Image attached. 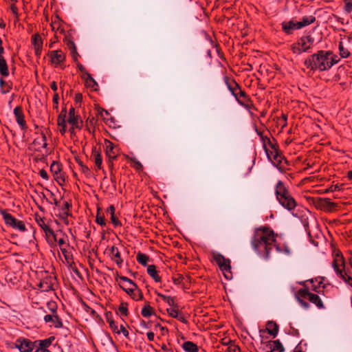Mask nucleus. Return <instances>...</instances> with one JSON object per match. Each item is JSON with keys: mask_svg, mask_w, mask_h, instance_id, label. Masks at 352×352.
I'll list each match as a JSON object with an SVG mask.
<instances>
[{"mask_svg": "<svg viewBox=\"0 0 352 352\" xmlns=\"http://www.w3.org/2000/svg\"><path fill=\"white\" fill-rule=\"evenodd\" d=\"M68 48L71 50V52L76 54V47L74 42L69 41L67 43Z\"/></svg>", "mask_w": 352, "mask_h": 352, "instance_id": "nucleus-62", "label": "nucleus"}, {"mask_svg": "<svg viewBox=\"0 0 352 352\" xmlns=\"http://www.w3.org/2000/svg\"><path fill=\"white\" fill-rule=\"evenodd\" d=\"M106 155L111 160L116 159L117 157V149L113 144L107 140L104 141Z\"/></svg>", "mask_w": 352, "mask_h": 352, "instance_id": "nucleus-22", "label": "nucleus"}, {"mask_svg": "<svg viewBox=\"0 0 352 352\" xmlns=\"http://www.w3.org/2000/svg\"><path fill=\"white\" fill-rule=\"evenodd\" d=\"M224 82H226L228 89L232 93V94L234 96L235 95H237V92L240 89L239 85L236 82V81L230 78L228 76H225L223 78Z\"/></svg>", "mask_w": 352, "mask_h": 352, "instance_id": "nucleus-23", "label": "nucleus"}, {"mask_svg": "<svg viewBox=\"0 0 352 352\" xmlns=\"http://www.w3.org/2000/svg\"><path fill=\"white\" fill-rule=\"evenodd\" d=\"M315 39L311 35H303L290 46L292 52L300 55L302 53H309L314 48Z\"/></svg>", "mask_w": 352, "mask_h": 352, "instance_id": "nucleus-5", "label": "nucleus"}, {"mask_svg": "<svg viewBox=\"0 0 352 352\" xmlns=\"http://www.w3.org/2000/svg\"><path fill=\"white\" fill-rule=\"evenodd\" d=\"M109 324L110 329H111V331L113 333H117V334L120 333V331L119 330L118 327L116 324V323L115 322V321H111V322H109Z\"/></svg>", "mask_w": 352, "mask_h": 352, "instance_id": "nucleus-60", "label": "nucleus"}, {"mask_svg": "<svg viewBox=\"0 0 352 352\" xmlns=\"http://www.w3.org/2000/svg\"><path fill=\"white\" fill-rule=\"evenodd\" d=\"M310 294H311V292H309L308 289L301 288L296 293L298 300H299V299H301V298H305V299L308 298L309 299Z\"/></svg>", "mask_w": 352, "mask_h": 352, "instance_id": "nucleus-44", "label": "nucleus"}, {"mask_svg": "<svg viewBox=\"0 0 352 352\" xmlns=\"http://www.w3.org/2000/svg\"><path fill=\"white\" fill-rule=\"evenodd\" d=\"M338 49H339V52H340V55L342 58H347L349 56L350 52L348 50V49H346L344 47L342 42L339 43Z\"/></svg>", "mask_w": 352, "mask_h": 352, "instance_id": "nucleus-47", "label": "nucleus"}, {"mask_svg": "<svg viewBox=\"0 0 352 352\" xmlns=\"http://www.w3.org/2000/svg\"><path fill=\"white\" fill-rule=\"evenodd\" d=\"M55 180L59 185H63L65 182V178L62 172L59 173L58 175H53Z\"/></svg>", "mask_w": 352, "mask_h": 352, "instance_id": "nucleus-57", "label": "nucleus"}, {"mask_svg": "<svg viewBox=\"0 0 352 352\" xmlns=\"http://www.w3.org/2000/svg\"><path fill=\"white\" fill-rule=\"evenodd\" d=\"M318 206L320 209L326 212H332L337 206V204L332 202L329 198H321L318 201Z\"/></svg>", "mask_w": 352, "mask_h": 352, "instance_id": "nucleus-20", "label": "nucleus"}, {"mask_svg": "<svg viewBox=\"0 0 352 352\" xmlns=\"http://www.w3.org/2000/svg\"><path fill=\"white\" fill-rule=\"evenodd\" d=\"M47 307L48 309L52 312V314H57L58 305L55 301L51 300L47 303Z\"/></svg>", "mask_w": 352, "mask_h": 352, "instance_id": "nucleus-51", "label": "nucleus"}, {"mask_svg": "<svg viewBox=\"0 0 352 352\" xmlns=\"http://www.w3.org/2000/svg\"><path fill=\"white\" fill-rule=\"evenodd\" d=\"M0 213L7 226L19 231L25 230V225L23 221L16 219L11 214L7 212L6 210H1Z\"/></svg>", "mask_w": 352, "mask_h": 352, "instance_id": "nucleus-9", "label": "nucleus"}, {"mask_svg": "<svg viewBox=\"0 0 352 352\" xmlns=\"http://www.w3.org/2000/svg\"><path fill=\"white\" fill-rule=\"evenodd\" d=\"M298 22H294L293 21L283 22L282 23V28L283 31L287 34H291L293 30L300 29V28H298Z\"/></svg>", "mask_w": 352, "mask_h": 352, "instance_id": "nucleus-26", "label": "nucleus"}, {"mask_svg": "<svg viewBox=\"0 0 352 352\" xmlns=\"http://www.w3.org/2000/svg\"><path fill=\"white\" fill-rule=\"evenodd\" d=\"M33 144L36 146H38L37 149H39L41 147L46 148L47 146V144L46 142L45 135L43 133H41V134L39 137L34 139Z\"/></svg>", "mask_w": 352, "mask_h": 352, "instance_id": "nucleus-35", "label": "nucleus"}, {"mask_svg": "<svg viewBox=\"0 0 352 352\" xmlns=\"http://www.w3.org/2000/svg\"><path fill=\"white\" fill-rule=\"evenodd\" d=\"M44 320L45 322H53L55 328L60 329L63 327V323L61 318L58 316L57 314H47L44 316Z\"/></svg>", "mask_w": 352, "mask_h": 352, "instance_id": "nucleus-21", "label": "nucleus"}, {"mask_svg": "<svg viewBox=\"0 0 352 352\" xmlns=\"http://www.w3.org/2000/svg\"><path fill=\"white\" fill-rule=\"evenodd\" d=\"M85 78L86 85L89 87L96 89V87L98 86V84L89 73H86Z\"/></svg>", "mask_w": 352, "mask_h": 352, "instance_id": "nucleus-42", "label": "nucleus"}, {"mask_svg": "<svg viewBox=\"0 0 352 352\" xmlns=\"http://www.w3.org/2000/svg\"><path fill=\"white\" fill-rule=\"evenodd\" d=\"M182 348L186 352H198L199 348L198 346L191 342V341H186L182 344Z\"/></svg>", "mask_w": 352, "mask_h": 352, "instance_id": "nucleus-34", "label": "nucleus"}, {"mask_svg": "<svg viewBox=\"0 0 352 352\" xmlns=\"http://www.w3.org/2000/svg\"><path fill=\"white\" fill-rule=\"evenodd\" d=\"M50 171L53 175H58L62 171L61 165L56 162H53L50 166Z\"/></svg>", "mask_w": 352, "mask_h": 352, "instance_id": "nucleus-45", "label": "nucleus"}, {"mask_svg": "<svg viewBox=\"0 0 352 352\" xmlns=\"http://www.w3.org/2000/svg\"><path fill=\"white\" fill-rule=\"evenodd\" d=\"M257 133L262 139L263 148L269 160L277 166L280 165L282 162L285 160V158L278 151L276 144H273L268 138L264 137L261 133L257 131Z\"/></svg>", "mask_w": 352, "mask_h": 352, "instance_id": "nucleus-4", "label": "nucleus"}, {"mask_svg": "<svg viewBox=\"0 0 352 352\" xmlns=\"http://www.w3.org/2000/svg\"><path fill=\"white\" fill-rule=\"evenodd\" d=\"M55 340L54 336H50L45 340H35L36 349L34 352H51L47 348L52 344Z\"/></svg>", "mask_w": 352, "mask_h": 352, "instance_id": "nucleus-14", "label": "nucleus"}, {"mask_svg": "<svg viewBox=\"0 0 352 352\" xmlns=\"http://www.w3.org/2000/svg\"><path fill=\"white\" fill-rule=\"evenodd\" d=\"M32 45L34 49L36 56H40L43 49V40L39 34H34L31 38Z\"/></svg>", "mask_w": 352, "mask_h": 352, "instance_id": "nucleus-15", "label": "nucleus"}, {"mask_svg": "<svg viewBox=\"0 0 352 352\" xmlns=\"http://www.w3.org/2000/svg\"><path fill=\"white\" fill-rule=\"evenodd\" d=\"M331 246L333 256V261L332 263L333 267L337 268V267H344L345 262L342 252L339 249L336 248L335 243H331Z\"/></svg>", "mask_w": 352, "mask_h": 352, "instance_id": "nucleus-12", "label": "nucleus"}, {"mask_svg": "<svg viewBox=\"0 0 352 352\" xmlns=\"http://www.w3.org/2000/svg\"><path fill=\"white\" fill-rule=\"evenodd\" d=\"M315 21L316 17L313 15L305 16L302 18L301 21H297L298 25V28H300V29H301L303 27L307 26L313 23Z\"/></svg>", "mask_w": 352, "mask_h": 352, "instance_id": "nucleus-29", "label": "nucleus"}, {"mask_svg": "<svg viewBox=\"0 0 352 352\" xmlns=\"http://www.w3.org/2000/svg\"><path fill=\"white\" fill-rule=\"evenodd\" d=\"M130 162L131 163V166L134 168H135L138 170H142V168H143L142 164L135 157L131 158Z\"/></svg>", "mask_w": 352, "mask_h": 352, "instance_id": "nucleus-52", "label": "nucleus"}, {"mask_svg": "<svg viewBox=\"0 0 352 352\" xmlns=\"http://www.w3.org/2000/svg\"><path fill=\"white\" fill-rule=\"evenodd\" d=\"M184 278L182 274H177L175 276L173 277V281L175 285H181L183 283Z\"/></svg>", "mask_w": 352, "mask_h": 352, "instance_id": "nucleus-59", "label": "nucleus"}, {"mask_svg": "<svg viewBox=\"0 0 352 352\" xmlns=\"http://www.w3.org/2000/svg\"><path fill=\"white\" fill-rule=\"evenodd\" d=\"M254 250L258 254L264 258H268L270 251L273 247H275L276 250L280 252L285 254L289 253V248L286 246L285 243H252Z\"/></svg>", "mask_w": 352, "mask_h": 352, "instance_id": "nucleus-6", "label": "nucleus"}, {"mask_svg": "<svg viewBox=\"0 0 352 352\" xmlns=\"http://www.w3.org/2000/svg\"><path fill=\"white\" fill-rule=\"evenodd\" d=\"M211 255L214 261L218 265L220 270L223 273L226 279H232V274L231 272L230 260L226 258L221 254L211 251Z\"/></svg>", "mask_w": 352, "mask_h": 352, "instance_id": "nucleus-7", "label": "nucleus"}, {"mask_svg": "<svg viewBox=\"0 0 352 352\" xmlns=\"http://www.w3.org/2000/svg\"><path fill=\"white\" fill-rule=\"evenodd\" d=\"M344 2V11L349 14L352 12V0H343Z\"/></svg>", "mask_w": 352, "mask_h": 352, "instance_id": "nucleus-53", "label": "nucleus"}, {"mask_svg": "<svg viewBox=\"0 0 352 352\" xmlns=\"http://www.w3.org/2000/svg\"><path fill=\"white\" fill-rule=\"evenodd\" d=\"M147 273L156 283L161 282V277L159 276L155 265H150L148 266Z\"/></svg>", "mask_w": 352, "mask_h": 352, "instance_id": "nucleus-28", "label": "nucleus"}, {"mask_svg": "<svg viewBox=\"0 0 352 352\" xmlns=\"http://www.w3.org/2000/svg\"><path fill=\"white\" fill-rule=\"evenodd\" d=\"M116 208L113 205H111L107 210V212L111 216V221L114 226H119L121 223L118 218L115 214Z\"/></svg>", "mask_w": 352, "mask_h": 352, "instance_id": "nucleus-32", "label": "nucleus"}, {"mask_svg": "<svg viewBox=\"0 0 352 352\" xmlns=\"http://www.w3.org/2000/svg\"><path fill=\"white\" fill-rule=\"evenodd\" d=\"M153 314V308L150 305L149 302H147L145 305L142 307L141 314L145 318H148Z\"/></svg>", "mask_w": 352, "mask_h": 352, "instance_id": "nucleus-38", "label": "nucleus"}, {"mask_svg": "<svg viewBox=\"0 0 352 352\" xmlns=\"http://www.w3.org/2000/svg\"><path fill=\"white\" fill-rule=\"evenodd\" d=\"M98 247L96 244L91 245V243H86L82 248L83 254L87 257L98 258Z\"/></svg>", "mask_w": 352, "mask_h": 352, "instance_id": "nucleus-18", "label": "nucleus"}, {"mask_svg": "<svg viewBox=\"0 0 352 352\" xmlns=\"http://www.w3.org/2000/svg\"><path fill=\"white\" fill-rule=\"evenodd\" d=\"M266 348L277 352H283L285 348L279 340L269 341L266 344Z\"/></svg>", "mask_w": 352, "mask_h": 352, "instance_id": "nucleus-24", "label": "nucleus"}, {"mask_svg": "<svg viewBox=\"0 0 352 352\" xmlns=\"http://www.w3.org/2000/svg\"><path fill=\"white\" fill-rule=\"evenodd\" d=\"M35 343V341L32 342L28 338H19L16 340V348L21 352H32L36 347Z\"/></svg>", "mask_w": 352, "mask_h": 352, "instance_id": "nucleus-10", "label": "nucleus"}, {"mask_svg": "<svg viewBox=\"0 0 352 352\" xmlns=\"http://www.w3.org/2000/svg\"><path fill=\"white\" fill-rule=\"evenodd\" d=\"M266 329L269 334L276 337L278 332V325L274 321H268L266 324Z\"/></svg>", "mask_w": 352, "mask_h": 352, "instance_id": "nucleus-27", "label": "nucleus"}, {"mask_svg": "<svg viewBox=\"0 0 352 352\" xmlns=\"http://www.w3.org/2000/svg\"><path fill=\"white\" fill-rule=\"evenodd\" d=\"M333 269L340 278H341L345 283L347 282L346 278L351 277L344 272V267H342V269H340V267H337V268Z\"/></svg>", "mask_w": 352, "mask_h": 352, "instance_id": "nucleus-46", "label": "nucleus"}, {"mask_svg": "<svg viewBox=\"0 0 352 352\" xmlns=\"http://www.w3.org/2000/svg\"><path fill=\"white\" fill-rule=\"evenodd\" d=\"M1 92L3 94L8 93L12 89V85L9 82H6L3 78H0Z\"/></svg>", "mask_w": 352, "mask_h": 352, "instance_id": "nucleus-39", "label": "nucleus"}, {"mask_svg": "<svg viewBox=\"0 0 352 352\" xmlns=\"http://www.w3.org/2000/svg\"><path fill=\"white\" fill-rule=\"evenodd\" d=\"M51 62L55 65H58L62 63L65 59V54L61 50H54L52 51L49 54Z\"/></svg>", "mask_w": 352, "mask_h": 352, "instance_id": "nucleus-19", "label": "nucleus"}, {"mask_svg": "<svg viewBox=\"0 0 352 352\" xmlns=\"http://www.w3.org/2000/svg\"><path fill=\"white\" fill-rule=\"evenodd\" d=\"M96 222L100 226H105V220L104 216L100 215L99 213L96 215Z\"/></svg>", "mask_w": 352, "mask_h": 352, "instance_id": "nucleus-61", "label": "nucleus"}, {"mask_svg": "<svg viewBox=\"0 0 352 352\" xmlns=\"http://www.w3.org/2000/svg\"><path fill=\"white\" fill-rule=\"evenodd\" d=\"M56 283V278L53 276H47L41 280L38 287L42 292L54 290V285Z\"/></svg>", "mask_w": 352, "mask_h": 352, "instance_id": "nucleus-11", "label": "nucleus"}, {"mask_svg": "<svg viewBox=\"0 0 352 352\" xmlns=\"http://www.w3.org/2000/svg\"><path fill=\"white\" fill-rule=\"evenodd\" d=\"M105 319L107 322L109 323L111 321H114L113 318V314L111 311H106L104 314Z\"/></svg>", "mask_w": 352, "mask_h": 352, "instance_id": "nucleus-64", "label": "nucleus"}, {"mask_svg": "<svg viewBox=\"0 0 352 352\" xmlns=\"http://www.w3.org/2000/svg\"><path fill=\"white\" fill-rule=\"evenodd\" d=\"M275 195L279 204L285 209L292 210L296 208L297 205L296 200L282 181L277 182L275 186Z\"/></svg>", "mask_w": 352, "mask_h": 352, "instance_id": "nucleus-2", "label": "nucleus"}, {"mask_svg": "<svg viewBox=\"0 0 352 352\" xmlns=\"http://www.w3.org/2000/svg\"><path fill=\"white\" fill-rule=\"evenodd\" d=\"M66 111L65 109L62 110L57 119V124L60 127V133L64 134L66 132Z\"/></svg>", "mask_w": 352, "mask_h": 352, "instance_id": "nucleus-25", "label": "nucleus"}, {"mask_svg": "<svg viewBox=\"0 0 352 352\" xmlns=\"http://www.w3.org/2000/svg\"><path fill=\"white\" fill-rule=\"evenodd\" d=\"M10 10H11V12H12V14H14V16L16 18H18L19 12H18V8H17L16 6L15 5V3H12L10 5Z\"/></svg>", "mask_w": 352, "mask_h": 352, "instance_id": "nucleus-63", "label": "nucleus"}, {"mask_svg": "<svg viewBox=\"0 0 352 352\" xmlns=\"http://www.w3.org/2000/svg\"><path fill=\"white\" fill-rule=\"evenodd\" d=\"M104 253L107 254L111 258V259L119 267H121L122 264L123 263V260L121 258V255L118 248L113 245L110 248L107 247L105 250Z\"/></svg>", "mask_w": 352, "mask_h": 352, "instance_id": "nucleus-13", "label": "nucleus"}, {"mask_svg": "<svg viewBox=\"0 0 352 352\" xmlns=\"http://www.w3.org/2000/svg\"><path fill=\"white\" fill-rule=\"evenodd\" d=\"M52 30L56 33H63V29L61 28V21L58 16H56L51 23Z\"/></svg>", "mask_w": 352, "mask_h": 352, "instance_id": "nucleus-33", "label": "nucleus"}, {"mask_svg": "<svg viewBox=\"0 0 352 352\" xmlns=\"http://www.w3.org/2000/svg\"><path fill=\"white\" fill-rule=\"evenodd\" d=\"M67 122L72 125V129H80L82 125V120L78 116L68 117Z\"/></svg>", "mask_w": 352, "mask_h": 352, "instance_id": "nucleus-30", "label": "nucleus"}, {"mask_svg": "<svg viewBox=\"0 0 352 352\" xmlns=\"http://www.w3.org/2000/svg\"><path fill=\"white\" fill-rule=\"evenodd\" d=\"M166 311L170 317L176 319L177 318H179V315L180 314L179 311V305H177V307H172L167 309Z\"/></svg>", "mask_w": 352, "mask_h": 352, "instance_id": "nucleus-49", "label": "nucleus"}, {"mask_svg": "<svg viewBox=\"0 0 352 352\" xmlns=\"http://www.w3.org/2000/svg\"><path fill=\"white\" fill-rule=\"evenodd\" d=\"M0 74L3 77H7L9 75V69L6 59L0 58Z\"/></svg>", "mask_w": 352, "mask_h": 352, "instance_id": "nucleus-37", "label": "nucleus"}, {"mask_svg": "<svg viewBox=\"0 0 352 352\" xmlns=\"http://www.w3.org/2000/svg\"><path fill=\"white\" fill-rule=\"evenodd\" d=\"M165 302L172 307H177L178 304L176 302V297L168 296Z\"/></svg>", "mask_w": 352, "mask_h": 352, "instance_id": "nucleus-55", "label": "nucleus"}, {"mask_svg": "<svg viewBox=\"0 0 352 352\" xmlns=\"http://www.w3.org/2000/svg\"><path fill=\"white\" fill-rule=\"evenodd\" d=\"M282 234L275 233L268 226H261L254 230L253 242H276L277 240H283Z\"/></svg>", "mask_w": 352, "mask_h": 352, "instance_id": "nucleus-3", "label": "nucleus"}, {"mask_svg": "<svg viewBox=\"0 0 352 352\" xmlns=\"http://www.w3.org/2000/svg\"><path fill=\"white\" fill-rule=\"evenodd\" d=\"M236 100L241 104H243L244 102L248 100V96L244 91H243L241 88L237 92V95L234 96Z\"/></svg>", "mask_w": 352, "mask_h": 352, "instance_id": "nucleus-41", "label": "nucleus"}, {"mask_svg": "<svg viewBox=\"0 0 352 352\" xmlns=\"http://www.w3.org/2000/svg\"><path fill=\"white\" fill-rule=\"evenodd\" d=\"M94 162L98 168H101L102 166V157L99 153H96L94 155Z\"/></svg>", "mask_w": 352, "mask_h": 352, "instance_id": "nucleus-54", "label": "nucleus"}, {"mask_svg": "<svg viewBox=\"0 0 352 352\" xmlns=\"http://www.w3.org/2000/svg\"><path fill=\"white\" fill-rule=\"evenodd\" d=\"M309 300L311 302L316 305L318 308H320V309L324 308L323 302H322L321 298L317 294L311 293V294L309 297Z\"/></svg>", "mask_w": 352, "mask_h": 352, "instance_id": "nucleus-36", "label": "nucleus"}, {"mask_svg": "<svg viewBox=\"0 0 352 352\" xmlns=\"http://www.w3.org/2000/svg\"><path fill=\"white\" fill-rule=\"evenodd\" d=\"M340 61L337 55L330 50H319L309 56L304 61L305 66L311 71L324 72L330 69Z\"/></svg>", "mask_w": 352, "mask_h": 352, "instance_id": "nucleus-1", "label": "nucleus"}, {"mask_svg": "<svg viewBox=\"0 0 352 352\" xmlns=\"http://www.w3.org/2000/svg\"><path fill=\"white\" fill-rule=\"evenodd\" d=\"M117 314H120L123 316H127L129 314L128 309V303L126 302H122L116 311Z\"/></svg>", "mask_w": 352, "mask_h": 352, "instance_id": "nucleus-40", "label": "nucleus"}, {"mask_svg": "<svg viewBox=\"0 0 352 352\" xmlns=\"http://www.w3.org/2000/svg\"><path fill=\"white\" fill-rule=\"evenodd\" d=\"M228 352H241L240 347L235 344L232 340H229V346L227 349Z\"/></svg>", "mask_w": 352, "mask_h": 352, "instance_id": "nucleus-50", "label": "nucleus"}, {"mask_svg": "<svg viewBox=\"0 0 352 352\" xmlns=\"http://www.w3.org/2000/svg\"><path fill=\"white\" fill-rule=\"evenodd\" d=\"M14 114L15 116L16 120L19 124L21 129L23 131H25L27 129V125L21 107H16L14 109Z\"/></svg>", "mask_w": 352, "mask_h": 352, "instance_id": "nucleus-17", "label": "nucleus"}, {"mask_svg": "<svg viewBox=\"0 0 352 352\" xmlns=\"http://www.w3.org/2000/svg\"><path fill=\"white\" fill-rule=\"evenodd\" d=\"M58 245L68 267L72 270L75 274L79 276L80 273L75 265L73 257V252L75 251L74 248L70 246L69 243H58Z\"/></svg>", "mask_w": 352, "mask_h": 352, "instance_id": "nucleus-8", "label": "nucleus"}, {"mask_svg": "<svg viewBox=\"0 0 352 352\" xmlns=\"http://www.w3.org/2000/svg\"><path fill=\"white\" fill-rule=\"evenodd\" d=\"M287 116L285 114H283L278 119V124L281 126V128L283 129L287 126Z\"/></svg>", "mask_w": 352, "mask_h": 352, "instance_id": "nucleus-58", "label": "nucleus"}, {"mask_svg": "<svg viewBox=\"0 0 352 352\" xmlns=\"http://www.w3.org/2000/svg\"><path fill=\"white\" fill-rule=\"evenodd\" d=\"M118 279L122 280V281H124V282H127L129 283V284L130 285H131V287H134V289L135 288H137V284L135 283L132 280H131L130 278L126 277V276H120L118 274V273L117 272L116 273V280L118 281Z\"/></svg>", "mask_w": 352, "mask_h": 352, "instance_id": "nucleus-48", "label": "nucleus"}, {"mask_svg": "<svg viewBox=\"0 0 352 352\" xmlns=\"http://www.w3.org/2000/svg\"><path fill=\"white\" fill-rule=\"evenodd\" d=\"M136 259L140 264L142 265L143 266H146L147 265L149 257L145 254L138 252L136 256Z\"/></svg>", "mask_w": 352, "mask_h": 352, "instance_id": "nucleus-43", "label": "nucleus"}, {"mask_svg": "<svg viewBox=\"0 0 352 352\" xmlns=\"http://www.w3.org/2000/svg\"><path fill=\"white\" fill-rule=\"evenodd\" d=\"M70 206H71V205L68 201H64L63 205L62 206V207L60 208V213H59V216L62 219L65 220L70 215V212H69Z\"/></svg>", "mask_w": 352, "mask_h": 352, "instance_id": "nucleus-31", "label": "nucleus"}, {"mask_svg": "<svg viewBox=\"0 0 352 352\" xmlns=\"http://www.w3.org/2000/svg\"><path fill=\"white\" fill-rule=\"evenodd\" d=\"M36 221L38 225L45 232L49 230V227L45 224V221L43 218L38 217H36Z\"/></svg>", "mask_w": 352, "mask_h": 352, "instance_id": "nucleus-56", "label": "nucleus"}, {"mask_svg": "<svg viewBox=\"0 0 352 352\" xmlns=\"http://www.w3.org/2000/svg\"><path fill=\"white\" fill-rule=\"evenodd\" d=\"M121 289H122L131 298L135 300H140L143 298V294L142 291L138 288L134 289V287H124L123 285H120Z\"/></svg>", "mask_w": 352, "mask_h": 352, "instance_id": "nucleus-16", "label": "nucleus"}]
</instances>
